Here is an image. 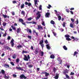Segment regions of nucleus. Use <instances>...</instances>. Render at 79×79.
I'll list each match as a JSON object with an SVG mask.
<instances>
[{
  "label": "nucleus",
  "mask_w": 79,
  "mask_h": 79,
  "mask_svg": "<svg viewBox=\"0 0 79 79\" xmlns=\"http://www.w3.org/2000/svg\"><path fill=\"white\" fill-rule=\"evenodd\" d=\"M46 73V72H42L41 73V74H45V73Z\"/></svg>",
  "instance_id": "0e129e2a"
},
{
  "label": "nucleus",
  "mask_w": 79,
  "mask_h": 79,
  "mask_svg": "<svg viewBox=\"0 0 79 79\" xmlns=\"http://www.w3.org/2000/svg\"><path fill=\"white\" fill-rule=\"evenodd\" d=\"M65 75L67 79H69V76H68V74H66Z\"/></svg>",
  "instance_id": "e433bc0d"
},
{
  "label": "nucleus",
  "mask_w": 79,
  "mask_h": 79,
  "mask_svg": "<svg viewBox=\"0 0 79 79\" xmlns=\"http://www.w3.org/2000/svg\"><path fill=\"white\" fill-rule=\"evenodd\" d=\"M59 77V74L56 73V76L54 77L55 79H58Z\"/></svg>",
  "instance_id": "9b49d317"
},
{
  "label": "nucleus",
  "mask_w": 79,
  "mask_h": 79,
  "mask_svg": "<svg viewBox=\"0 0 79 79\" xmlns=\"http://www.w3.org/2000/svg\"><path fill=\"white\" fill-rule=\"evenodd\" d=\"M31 6V3H28V6Z\"/></svg>",
  "instance_id": "774afa93"
},
{
  "label": "nucleus",
  "mask_w": 79,
  "mask_h": 79,
  "mask_svg": "<svg viewBox=\"0 0 79 79\" xmlns=\"http://www.w3.org/2000/svg\"><path fill=\"white\" fill-rule=\"evenodd\" d=\"M65 37L66 38L67 37V38H69V37H70V36L69 35H65Z\"/></svg>",
  "instance_id": "7c9ffc66"
},
{
  "label": "nucleus",
  "mask_w": 79,
  "mask_h": 79,
  "mask_svg": "<svg viewBox=\"0 0 79 79\" xmlns=\"http://www.w3.org/2000/svg\"><path fill=\"white\" fill-rule=\"evenodd\" d=\"M28 66L29 68H32L33 67V65H28Z\"/></svg>",
  "instance_id": "a19ab883"
},
{
  "label": "nucleus",
  "mask_w": 79,
  "mask_h": 79,
  "mask_svg": "<svg viewBox=\"0 0 79 79\" xmlns=\"http://www.w3.org/2000/svg\"><path fill=\"white\" fill-rule=\"evenodd\" d=\"M39 53V51L37 50H35V54H37Z\"/></svg>",
  "instance_id": "49530a36"
},
{
  "label": "nucleus",
  "mask_w": 79,
  "mask_h": 79,
  "mask_svg": "<svg viewBox=\"0 0 79 79\" xmlns=\"http://www.w3.org/2000/svg\"><path fill=\"white\" fill-rule=\"evenodd\" d=\"M46 46L47 47V48L48 49V50H50V46H49V44H47L46 45Z\"/></svg>",
  "instance_id": "dca6fc26"
},
{
  "label": "nucleus",
  "mask_w": 79,
  "mask_h": 79,
  "mask_svg": "<svg viewBox=\"0 0 79 79\" xmlns=\"http://www.w3.org/2000/svg\"><path fill=\"white\" fill-rule=\"evenodd\" d=\"M6 32H5L4 34L3 35V37H6Z\"/></svg>",
  "instance_id": "3c124183"
},
{
  "label": "nucleus",
  "mask_w": 79,
  "mask_h": 79,
  "mask_svg": "<svg viewBox=\"0 0 79 79\" xmlns=\"http://www.w3.org/2000/svg\"><path fill=\"white\" fill-rule=\"evenodd\" d=\"M58 20H59V21H60V20H61V17L60 15H59L58 17Z\"/></svg>",
  "instance_id": "72a5a7b5"
},
{
  "label": "nucleus",
  "mask_w": 79,
  "mask_h": 79,
  "mask_svg": "<svg viewBox=\"0 0 79 79\" xmlns=\"http://www.w3.org/2000/svg\"><path fill=\"white\" fill-rule=\"evenodd\" d=\"M41 24L43 26H45V22L42 21V23H41Z\"/></svg>",
  "instance_id": "473e14b6"
},
{
  "label": "nucleus",
  "mask_w": 79,
  "mask_h": 79,
  "mask_svg": "<svg viewBox=\"0 0 79 79\" xmlns=\"http://www.w3.org/2000/svg\"><path fill=\"white\" fill-rule=\"evenodd\" d=\"M5 48L7 49V50H10V51H11V50H12V49L10 48V47L8 46H5Z\"/></svg>",
  "instance_id": "423d86ee"
},
{
  "label": "nucleus",
  "mask_w": 79,
  "mask_h": 79,
  "mask_svg": "<svg viewBox=\"0 0 79 79\" xmlns=\"http://www.w3.org/2000/svg\"><path fill=\"white\" fill-rule=\"evenodd\" d=\"M37 4V0H35V5H36Z\"/></svg>",
  "instance_id": "79ce46f5"
},
{
  "label": "nucleus",
  "mask_w": 79,
  "mask_h": 79,
  "mask_svg": "<svg viewBox=\"0 0 79 79\" xmlns=\"http://www.w3.org/2000/svg\"><path fill=\"white\" fill-rule=\"evenodd\" d=\"M77 24H78L79 23V22L78 21V19H77V21H76Z\"/></svg>",
  "instance_id": "bf43d9fd"
},
{
  "label": "nucleus",
  "mask_w": 79,
  "mask_h": 79,
  "mask_svg": "<svg viewBox=\"0 0 79 79\" xmlns=\"http://www.w3.org/2000/svg\"><path fill=\"white\" fill-rule=\"evenodd\" d=\"M66 12H68V13H69V10L68 9H66Z\"/></svg>",
  "instance_id": "4d7b16f0"
},
{
  "label": "nucleus",
  "mask_w": 79,
  "mask_h": 79,
  "mask_svg": "<svg viewBox=\"0 0 79 79\" xmlns=\"http://www.w3.org/2000/svg\"><path fill=\"white\" fill-rule=\"evenodd\" d=\"M50 23L54 25L55 24V22L53 20H51L50 22Z\"/></svg>",
  "instance_id": "a878e982"
},
{
  "label": "nucleus",
  "mask_w": 79,
  "mask_h": 79,
  "mask_svg": "<svg viewBox=\"0 0 79 79\" xmlns=\"http://www.w3.org/2000/svg\"><path fill=\"white\" fill-rule=\"evenodd\" d=\"M70 26L72 28H74V25L72 23H70Z\"/></svg>",
  "instance_id": "5701e85b"
},
{
  "label": "nucleus",
  "mask_w": 79,
  "mask_h": 79,
  "mask_svg": "<svg viewBox=\"0 0 79 79\" xmlns=\"http://www.w3.org/2000/svg\"><path fill=\"white\" fill-rule=\"evenodd\" d=\"M21 14L23 15V16H25V11H24V10H23L21 12Z\"/></svg>",
  "instance_id": "f3484780"
},
{
  "label": "nucleus",
  "mask_w": 79,
  "mask_h": 79,
  "mask_svg": "<svg viewBox=\"0 0 79 79\" xmlns=\"http://www.w3.org/2000/svg\"><path fill=\"white\" fill-rule=\"evenodd\" d=\"M26 23H27V24H32V22H26Z\"/></svg>",
  "instance_id": "a18cd8bd"
},
{
  "label": "nucleus",
  "mask_w": 79,
  "mask_h": 79,
  "mask_svg": "<svg viewBox=\"0 0 79 79\" xmlns=\"http://www.w3.org/2000/svg\"><path fill=\"white\" fill-rule=\"evenodd\" d=\"M27 37L28 39H32V37H31V36L28 35Z\"/></svg>",
  "instance_id": "de8ad7c7"
},
{
  "label": "nucleus",
  "mask_w": 79,
  "mask_h": 79,
  "mask_svg": "<svg viewBox=\"0 0 79 79\" xmlns=\"http://www.w3.org/2000/svg\"><path fill=\"white\" fill-rule=\"evenodd\" d=\"M17 3V2L15 1H14L13 2V3H14V4H15V3Z\"/></svg>",
  "instance_id": "052dcab7"
},
{
  "label": "nucleus",
  "mask_w": 79,
  "mask_h": 79,
  "mask_svg": "<svg viewBox=\"0 0 79 79\" xmlns=\"http://www.w3.org/2000/svg\"><path fill=\"white\" fill-rule=\"evenodd\" d=\"M37 30H43L44 28H43V27L41 26V25H37Z\"/></svg>",
  "instance_id": "20e7f679"
},
{
  "label": "nucleus",
  "mask_w": 79,
  "mask_h": 79,
  "mask_svg": "<svg viewBox=\"0 0 79 79\" xmlns=\"http://www.w3.org/2000/svg\"><path fill=\"white\" fill-rule=\"evenodd\" d=\"M24 58H23L24 60L25 61H29V59L27 58V56L26 55H24Z\"/></svg>",
  "instance_id": "6e6552de"
},
{
  "label": "nucleus",
  "mask_w": 79,
  "mask_h": 79,
  "mask_svg": "<svg viewBox=\"0 0 79 79\" xmlns=\"http://www.w3.org/2000/svg\"><path fill=\"white\" fill-rule=\"evenodd\" d=\"M43 43H44L43 40H42L40 42L39 44H40L42 48H43L44 47V44H43Z\"/></svg>",
  "instance_id": "7ed1b4c3"
},
{
  "label": "nucleus",
  "mask_w": 79,
  "mask_h": 79,
  "mask_svg": "<svg viewBox=\"0 0 79 79\" xmlns=\"http://www.w3.org/2000/svg\"><path fill=\"white\" fill-rule=\"evenodd\" d=\"M19 32H20V29L19 28H18L17 31V34L19 33Z\"/></svg>",
  "instance_id": "2f4dec72"
},
{
  "label": "nucleus",
  "mask_w": 79,
  "mask_h": 79,
  "mask_svg": "<svg viewBox=\"0 0 79 79\" xmlns=\"http://www.w3.org/2000/svg\"><path fill=\"white\" fill-rule=\"evenodd\" d=\"M23 53H29V52L23 50Z\"/></svg>",
  "instance_id": "393cba45"
},
{
  "label": "nucleus",
  "mask_w": 79,
  "mask_h": 79,
  "mask_svg": "<svg viewBox=\"0 0 79 79\" xmlns=\"http://www.w3.org/2000/svg\"><path fill=\"white\" fill-rule=\"evenodd\" d=\"M10 64L12 66H15V64H14V63L13 62H10Z\"/></svg>",
  "instance_id": "c9c22d12"
},
{
  "label": "nucleus",
  "mask_w": 79,
  "mask_h": 79,
  "mask_svg": "<svg viewBox=\"0 0 79 79\" xmlns=\"http://www.w3.org/2000/svg\"><path fill=\"white\" fill-rule=\"evenodd\" d=\"M47 8H48V9H50V8H52V6H51L50 4H49L48 6H47Z\"/></svg>",
  "instance_id": "c756f323"
},
{
  "label": "nucleus",
  "mask_w": 79,
  "mask_h": 79,
  "mask_svg": "<svg viewBox=\"0 0 79 79\" xmlns=\"http://www.w3.org/2000/svg\"><path fill=\"white\" fill-rule=\"evenodd\" d=\"M20 79H23V78L24 79H27V77L25 76L24 74L21 75L20 76Z\"/></svg>",
  "instance_id": "39448f33"
},
{
  "label": "nucleus",
  "mask_w": 79,
  "mask_h": 79,
  "mask_svg": "<svg viewBox=\"0 0 79 79\" xmlns=\"http://www.w3.org/2000/svg\"><path fill=\"white\" fill-rule=\"evenodd\" d=\"M13 76L14 77H16L17 76L16 74H13Z\"/></svg>",
  "instance_id": "5fc2aeb1"
},
{
  "label": "nucleus",
  "mask_w": 79,
  "mask_h": 79,
  "mask_svg": "<svg viewBox=\"0 0 79 79\" xmlns=\"http://www.w3.org/2000/svg\"><path fill=\"white\" fill-rule=\"evenodd\" d=\"M51 58H52V59H54L55 58V56L53 55H51L50 56Z\"/></svg>",
  "instance_id": "cd10ccee"
},
{
  "label": "nucleus",
  "mask_w": 79,
  "mask_h": 79,
  "mask_svg": "<svg viewBox=\"0 0 79 79\" xmlns=\"http://www.w3.org/2000/svg\"><path fill=\"white\" fill-rule=\"evenodd\" d=\"M76 54H77V52L75 51V52H74V53L73 54V56H76Z\"/></svg>",
  "instance_id": "37998d69"
},
{
  "label": "nucleus",
  "mask_w": 79,
  "mask_h": 79,
  "mask_svg": "<svg viewBox=\"0 0 79 79\" xmlns=\"http://www.w3.org/2000/svg\"><path fill=\"white\" fill-rule=\"evenodd\" d=\"M50 15V13L47 12L45 15V18H49V15Z\"/></svg>",
  "instance_id": "9d476101"
},
{
  "label": "nucleus",
  "mask_w": 79,
  "mask_h": 79,
  "mask_svg": "<svg viewBox=\"0 0 79 79\" xmlns=\"http://www.w3.org/2000/svg\"><path fill=\"white\" fill-rule=\"evenodd\" d=\"M71 21H72V23H74V22L75 20L74 19H73L72 18L71 19Z\"/></svg>",
  "instance_id": "603ef678"
},
{
  "label": "nucleus",
  "mask_w": 79,
  "mask_h": 79,
  "mask_svg": "<svg viewBox=\"0 0 79 79\" xmlns=\"http://www.w3.org/2000/svg\"><path fill=\"white\" fill-rule=\"evenodd\" d=\"M39 8L40 10H42V6L41 5L40 6Z\"/></svg>",
  "instance_id": "6e6d98bb"
},
{
  "label": "nucleus",
  "mask_w": 79,
  "mask_h": 79,
  "mask_svg": "<svg viewBox=\"0 0 79 79\" xmlns=\"http://www.w3.org/2000/svg\"><path fill=\"white\" fill-rule=\"evenodd\" d=\"M53 34L54 36H56V33L55 32H53Z\"/></svg>",
  "instance_id": "69168bd1"
},
{
  "label": "nucleus",
  "mask_w": 79,
  "mask_h": 79,
  "mask_svg": "<svg viewBox=\"0 0 79 79\" xmlns=\"http://www.w3.org/2000/svg\"><path fill=\"white\" fill-rule=\"evenodd\" d=\"M36 15H38L36 18V20H37L40 18L41 16V14H40V12L38 11L36 14Z\"/></svg>",
  "instance_id": "f03ea898"
},
{
  "label": "nucleus",
  "mask_w": 79,
  "mask_h": 79,
  "mask_svg": "<svg viewBox=\"0 0 79 79\" xmlns=\"http://www.w3.org/2000/svg\"><path fill=\"white\" fill-rule=\"evenodd\" d=\"M3 26H6V23H3Z\"/></svg>",
  "instance_id": "09e8293b"
},
{
  "label": "nucleus",
  "mask_w": 79,
  "mask_h": 79,
  "mask_svg": "<svg viewBox=\"0 0 79 79\" xmlns=\"http://www.w3.org/2000/svg\"><path fill=\"white\" fill-rule=\"evenodd\" d=\"M49 76V73H48L47 72L46 73H45V76L46 77H48Z\"/></svg>",
  "instance_id": "bb28decb"
},
{
  "label": "nucleus",
  "mask_w": 79,
  "mask_h": 79,
  "mask_svg": "<svg viewBox=\"0 0 79 79\" xmlns=\"http://www.w3.org/2000/svg\"><path fill=\"white\" fill-rule=\"evenodd\" d=\"M1 73L2 74H5V72L3 69L1 70Z\"/></svg>",
  "instance_id": "aec40b11"
},
{
  "label": "nucleus",
  "mask_w": 79,
  "mask_h": 79,
  "mask_svg": "<svg viewBox=\"0 0 79 79\" xmlns=\"http://www.w3.org/2000/svg\"><path fill=\"white\" fill-rule=\"evenodd\" d=\"M11 27L12 28V29L13 30H14V31H16V28L14 27V26L12 25L11 26Z\"/></svg>",
  "instance_id": "b1692460"
},
{
  "label": "nucleus",
  "mask_w": 79,
  "mask_h": 79,
  "mask_svg": "<svg viewBox=\"0 0 79 79\" xmlns=\"http://www.w3.org/2000/svg\"><path fill=\"white\" fill-rule=\"evenodd\" d=\"M14 40L13 39H12L10 41V43H14Z\"/></svg>",
  "instance_id": "864d4df0"
},
{
  "label": "nucleus",
  "mask_w": 79,
  "mask_h": 79,
  "mask_svg": "<svg viewBox=\"0 0 79 79\" xmlns=\"http://www.w3.org/2000/svg\"><path fill=\"white\" fill-rule=\"evenodd\" d=\"M19 58L17 59L16 61V63H19Z\"/></svg>",
  "instance_id": "f704fd0d"
},
{
  "label": "nucleus",
  "mask_w": 79,
  "mask_h": 79,
  "mask_svg": "<svg viewBox=\"0 0 79 79\" xmlns=\"http://www.w3.org/2000/svg\"><path fill=\"white\" fill-rule=\"evenodd\" d=\"M32 23H31V24H36V22H34V21H32Z\"/></svg>",
  "instance_id": "13d9d810"
},
{
  "label": "nucleus",
  "mask_w": 79,
  "mask_h": 79,
  "mask_svg": "<svg viewBox=\"0 0 79 79\" xmlns=\"http://www.w3.org/2000/svg\"><path fill=\"white\" fill-rule=\"evenodd\" d=\"M44 42H45V44H48V43L47 40H46Z\"/></svg>",
  "instance_id": "8fccbe9b"
},
{
  "label": "nucleus",
  "mask_w": 79,
  "mask_h": 79,
  "mask_svg": "<svg viewBox=\"0 0 79 79\" xmlns=\"http://www.w3.org/2000/svg\"><path fill=\"white\" fill-rule=\"evenodd\" d=\"M68 71H69L68 70V69H66L65 70L64 72H63V73L64 74L66 75V74H68Z\"/></svg>",
  "instance_id": "1a4fd4ad"
},
{
  "label": "nucleus",
  "mask_w": 79,
  "mask_h": 79,
  "mask_svg": "<svg viewBox=\"0 0 79 79\" xmlns=\"http://www.w3.org/2000/svg\"><path fill=\"white\" fill-rule=\"evenodd\" d=\"M74 75V73L73 72H71L70 73V75Z\"/></svg>",
  "instance_id": "338daca9"
},
{
  "label": "nucleus",
  "mask_w": 79,
  "mask_h": 79,
  "mask_svg": "<svg viewBox=\"0 0 79 79\" xmlns=\"http://www.w3.org/2000/svg\"><path fill=\"white\" fill-rule=\"evenodd\" d=\"M65 24H66V23H65V22H63V27H65V26H66V25H65Z\"/></svg>",
  "instance_id": "4c0bfd02"
},
{
  "label": "nucleus",
  "mask_w": 79,
  "mask_h": 79,
  "mask_svg": "<svg viewBox=\"0 0 79 79\" xmlns=\"http://www.w3.org/2000/svg\"><path fill=\"white\" fill-rule=\"evenodd\" d=\"M66 40H67L68 41H69L70 40H71V39H70L69 38H66Z\"/></svg>",
  "instance_id": "c85d7f7f"
},
{
  "label": "nucleus",
  "mask_w": 79,
  "mask_h": 79,
  "mask_svg": "<svg viewBox=\"0 0 79 79\" xmlns=\"http://www.w3.org/2000/svg\"><path fill=\"white\" fill-rule=\"evenodd\" d=\"M9 77H9L6 76V74H5L4 75V78L5 79H9Z\"/></svg>",
  "instance_id": "4468645a"
},
{
  "label": "nucleus",
  "mask_w": 79,
  "mask_h": 79,
  "mask_svg": "<svg viewBox=\"0 0 79 79\" xmlns=\"http://www.w3.org/2000/svg\"><path fill=\"white\" fill-rule=\"evenodd\" d=\"M27 21H31V20H32V18L30 17L29 18H28L27 19Z\"/></svg>",
  "instance_id": "ea45409f"
},
{
  "label": "nucleus",
  "mask_w": 79,
  "mask_h": 79,
  "mask_svg": "<svg viewBox=\"0 0 79 79\" xmlns=\"http://www.w3.org/2000/svg\"><path fill=\"white\" fill-rule=\"evenodd\" d=\"M17 56V55H16V54H14V55L12 56L13 58V59H16V58Z\"/></svg>",
  "instance_id": "2eb2a0df"
},
{
  "label": "nucleus",
  "mask_w": 79,
  "mask_h": 79,
  "mask_svg": "<svg viewBox=\"0 0 79 79\" xmlns=\"http://www.w3.org/2000/svg\"><path fill=\"white\" fill-rule=\"evenodd\" d=\"M63 48L65 50H68V48H66V47L65 46H63Z\"/></svg>",
  "instance_id": "4be33fe9"
},
{
  "label": "nucleus",
  "mask_w": 79,
  "mask_h": 79,
  "mask_svg": "<svg viewBox=\"0 0 79 79\" xmlns=\"http://www.w3.org/2000/svg\"><path fill=\"white\" fill-rule=\"evenodd\" d=\"M4 67H5L6 68H9L10 65H9V64H5Z\"/></svg>",
  "instance_id": "6ab92c4d"
},
{
  "label": "nucleus",
  "mask_w": 79,
  "mask_h": 79,
  "mask_svg": "<svg viewBox=\"0 0 79 79\" xmlns=\"http://www.w3.org/2000/svg\"><path fill=\"white\" fill-rule=\"evenodd\" d=\"M17 47L18 48H21L22 47V45H19L17 46Z\"/></svg>",
  "instance_id": "58836bf2"
},
{
  "label": "nucleus",
  "mask_w": 79,
  "mask_h": 79,
  "mask_svg": "<svg viewBox=\"0 0 79 79\" xmlns=\"http://www.w3.org/2000/svg\"><path fill=\"white\" fill-rule=\"evenodd\" d=\"M41 56H44V52L42 51L41 52Z\"/></svg>",
  "instance_id": "c03bdc74"
},
{
  "label": "nucleus",
  "mask_w": 79,
  "mask_h": 79,
  "mask_svg": "<svg viewBox=\"0 0 79 79\" xmlns=\"http://www.w3.org/2000/svg\"><path fill=\"white\" fill-rule=\"evenodd\" d=\"M14 43H11V47H13L14 46Z\"/></svg>",
  "instance_id": "680f3d73"
},
{
  "label": "nucleus",
  "mask_w": 79,
  "mask_h": 79,
  "mask_svg": "<svg viewBox=\"0 0 79 79\" xmlns=\"http://www.w3.org/2000/svg\"><path fill=\"white\" fill-rule=\"evenodd\" d=\"M24 4L23 3L21 4V5L20 6L21 8V9H22V8H24Z\"/></svg>",
  "instance_id": "a211bd4d"
},
{
  "label": "nucleus",
  "mask_w": 79,
  "mask_h": 79,
  "mask_svg": "<svg viewBox=\"0 0 79 79\" xmlns=\"http://www.w3.org/2000/svg\"><path fill=\"white\" fill-rule=\"evenodd\" d=\"M2 16L4 18H7L9 19V18H10V17L9 16H7L6 15H4L2 14Z\"/></svg>",
  "instance_id": "f8f14e48"
},
{
  "label": "nucleus",
  "mask_w": 79,
  "mask_h": 79,
  "mask_svg": "<svg viewBox=\"0 0 79 79\" xmlns=\"http://www.w3.org/2000/svg\"><path fill=\"white\" fill-rule=\"evenodd\" d=\"M16 68L17 69H19V70H21V71H24V69H22V68L20 67H16Z\"/></svg>",
  "instance_id": "ddd939ff"
},
{
  "label": "nucleus",
  "mask_w": 79,
  "mask_h": 79,
  "mask_svg": "<svg viewBox=\"0 0 79 79\" xmlns=\"http://www.w3.org/2000/svg\"><path fill=\"white\" fill-rule=\"evenodd\" d=\"M53 71L54 73H56V71L57 69H56L55 68V67H54L53 69Z\"/></svg>",
  "instance_id": "412c9836"
},
{
  "label": "nucleus",
  "mask_w": 79,
  "mask_h": 79,
  "mask_svg": "<svg viewBox=\"0 0 79 79\" xmlns=\"http://www.w3.org/2000/svg\"><path fill=\"white\" fill-rule=\"evenodd\" d=\"M7 39L8 40H10V39H11V37L8 36L7 37Z\"/></svg>",
  "instance_id": "e2e57ef3"
},
{
  "label": "nucleus",
  "mask_w": 79,
  "mask_h": 79,
  "mask_svg": "<svg viewBox=\"0 0 79 79\" xmlns=\"http://www.w3.org/2000/svg\"><path fill=\"white\" fill-rule=\"evenodd\" d=\"M19 22H20L23 24V25H24V26H26V23L24 22V20H23V19L21 18V19H19Z\"/></svg>",
  "instance_id": "f257e3e1"
},
{
  "label": "nucleus",
  "mask_w": 79,
  "mask_h": 79,
  "mask_svg": "<svg viewBox=\"0 0 79 79\" xmlns=\"http://www.w3.org/2000/svg\"><path fill=\"white\" fill-rule=\"evenodd\" d=\"M25 30L27 31V32L30 33V34L32 33V31H31V30L29 29V28H27V29H25Z\"/></svg>",
  "instance_id": "0eeeda50"
}]
</instances>
